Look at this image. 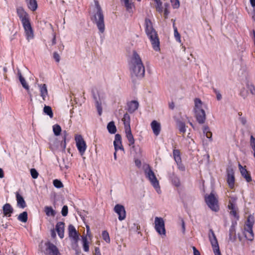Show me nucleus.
<instances>
[{"mask_svg":"<svg viewBox=\"0 0 255 255\" xmlns=\"http://www.w3.org/2000/svg\"><path fill=\"white\" fill-rule=\"evenodd\" d=\"M17 15L22 24L26 39L28 41L33 39L34 37V30L32 27L29 14L24 8L19 7L17 9Z\"/></svg>","mask_w":255,"mask_h":255,"instance_id":"obj_1","label":"nucleus"},{"mask_svg":"<svg viewBox=\"0 0 255 255\" xmlns=\"http://www.w3.org/2000/svg\"><path fill=\"white\" fill-rule=\"evenodd\" d=\"M90 12L92 21L97 25L100 32L105 30L104 15L99 2L94 0V3L90 7Z\"/></svg>","mask_w":255,"mask_h":255,"instance_id":"obj_2","label":"nucleus"},{"mask_svg":"<svg viewBox=\"0 0 255 255\" xmlns=\"http://www.w3.org/2000/svg\"><path fill=\"white\" fill-rule=\"evenodd\" d=\"M130 70L132 74L137 77L142 78L144 75V67L139 55L135 52L132 55Z\"/></svg>","mask_w":255,"mask_h":255,"instance_id":"obj_3","label":"nucleus"},{"mask_svg":"<svg viewBox=\"0 0 255 255\" xmlns=\"http://www.w3.org/2000/svg\"><path fill=\"white\" fill-rule=\"evenodd\" d=\"M145 27L146 33L150 39L152 47L154 50L157 51L160 50L159 41L157 36V33L152 27V22L148 19L145 20Z\"/></svg>","mask_w":255,"mask_h":255,"instance_id":"obj_4","label":"nucleus"},{"mask_svg":"<svg viewBox=\"0 0 255 255\" xmlns=\"http://www.w3.org/2000/svg\"><path fill=\"white\" fill-rule=\"evenodd\" d=\"M194 102V112L196 119L199 123L203 124L206 119L205 110L207 105L199 98L195 99Z\"/></svg>","mask_w":255,"mask_h":255,"instance_id":"obj_5","label":"nucleus"},{"mask_svg":"<svg viewBox=\"0 0 255 255\" xmlns=\"http://www.w3.org/2000/svg\"><path fill=\"white\" fill-rule=\"evenodd\" d=\"M145 174L146 177L148 179L150 184L156 190L158 194H160L161 191L159 185V181L156 178L154 173L149 166L145 168Z\"/></svg>","mask_w":255,"mask_h":255,"instance_id":"obj_6","label":"nucleus"},{"mask_svg":"<svg viewBox=\"0 0 255 255\" xmlns=\"http://www.w3.org/2000/svg\"><path fill=\"white\" fill-rule=\"evenodd\" d=\"M254 223V217L252 215L249 216L245 223L244 231L245 238L249 241H253L254 239L253 227Z\"/></svg>","mask_w":255,"mask_h":255,"instance_id":"obj_7","label":"nucleus"},{"mask_svg":"<svg viewBox=\"0 0 255 255\" xmlns=\"http://www.w3.org/2000/svg\"><path fill=\"white\" fill-rule=\"evenodd\" d=\"M40 248L41 251L47 255H61L58 248L49 242H42Z\"/></svg>","mask_w":255,"mask_h":255,"instance_id":"obj_8","label":"nucleus"},{"mask_svg":"<svg viewBox=\"0 0 255 255\" xmlns=\"http://www.w3.org/2000/svg\"><path fill=\"white\" fill-rule=\"evenodd\" d=\"M205 200L208 206L213 211H217L219 209L218 197L214 192H212L210 194L206 195Z\"/></svg>","mask_w":255,"mask_h":255,"instance_id":"obj_9","label":"nucleus"},{"mask_svg":"<svg viewBox=\"0 0 255 255\" xmlns=\"http://www.w3.org/2000/svg\"><path fill=\"white\" fill-rule=\"evenodd\" d=\"M154 229L157 233L162 238L166 236L165 222L161 217H155L154 219Z\"/></svg>","mask_w":255,"mask_h":255,"instance_id":"obj_10","label":"nucleus"},{"mask_svg":"<svg viewBox=\"0 0 255 255\" xmlns=\"http://www.w3.org/2000/svg\"><path fill=\"white\" fill-rule=\"evenodd\" d=\"M236 198L231 197L229 201L228 208V212L231 218L235 221H237L239 219V216L238 214V209L236 204Z\"/></svg>","mask_w":255,"mask_h":255,"instance_id":"obj_11","label":"nucleus"},{"mask_svg":"<svg viewBox=\"0 0 255 255\" xmlns=\"http://www.w3.org/2000/svg\"><path fill=\"white\" fill-rule=\"evenodd\" d=\"M75 140L76 146L80 153L81 155H83L85 153L87 145L82 136L80 134H76L75 136Z\"/></svg>","mask_w":255,"mask_h":255,"instance_id":"obj_12","label":"nucleus"},{"mask_svg":"<svg viewBox=\"0 0 255 255\" xmlns=\"http://www.w3.org/2000/svg\"><path fill=\"white\" fill-rule=\"evenodd\" d=\"M209 238L215 255H221L218 242L213 232H211Z\"/></svg>","mask_w":255,"mask_h":255,"instance_id":"obj_13","label":"nucleus"},{"mask_svg":"<svg viewBox=\"0 0 255 255\" xmlns=\"http://www.w3.org/2000/svg\"><path fill=\"white\" fill-rule=\"evenodd\" d=\"M94 100L95 101L96 107L100 115L102 113V105L104 104L105 96L102 93H98L94 95Z\"/></svg>","mask_w":255,"mask_h":255,"instance_id":"obj_14","label":"nucleus"},{"mask_svg":"<svg viewBox=\"0 0 255 255\" xmlns=\"http://www.w3.org/2000/svg\"><path fill=\"white\" fill-rule=\"evenodd\" d=\"M114 211L119 215V220L123 221L126 218V213L124 207L120 204L116 205L114 207Z\"/></svg>","mask_w":255,"mask_h":255,"instance_id":"obj_15","label":"nucleus"},{"mask_svg":"<svg viewBox=\"0 0 255 255\" xmlns=\"http://www.w3.org/2000/svg\"><path fill=\"white\" fill-rule=\"evenodd\" d=\"M38 89L40 93V96L43 101L46 100L48 97V93L47 87L46 84H39L38 85Z\"/></svg>","mask_w":255,"mask_h":255,"instance_id":"obj_16","label":"nucleus"},{"mask_svg":"<svg viewBox=\"0 0 255 255\" xmlns=\"http://www.w3.org/2000/svg\"><path fill=\"white\" fill-rule=\"evenodd\" d=\"M227 182L229 187L233 188L234 186L235 177L233 169H228L227 170Z\"/></svg>","mask_w":255,"mask_h":255,"instance_id":"obj_17","label":"nucleus"},{"mask_svg":"<svg viewBox=\"0 0 255 255\" xmlns=\"http://www.w3.org/2000/svg\"><path fill=\"white\" fill-rule=\"evenodd\" d=\"M68 234L70 238L76 242L78 241L79 236L75 228L72 225H70L68 227Z\"/></svg>","mask_w":255,"mask_h":255,"instance_id":"obj_18","label":"nucleus"},{"mask_svg":"<svg viewBox=\"0 0 255 255\" xmlns=\"http://www.w3.org/2000/svg\"><path fill=\"white\" fill-rule=\"evenodd\" d=\"M115 150L117 151L118 150H123L124 148L122 144V137L119 134H116L115 136L114 141Z\"/></svg>","mask_w":255,"mask_h":255,"instance_id":"obj_19","label":"nucleus"},{"mask_svg":"<svg viewBox=\"0 0 255 255\" xmlns=\"http://www.w3.org/2000/svg\"><path fill=\"white\" fill-rule=\"evenodd\" d=\"M138 107L139 103L135 100L131 101L127 104V110L130 113L134 112Z\"/></svg>","mask_w":255,"mask_h":255,"instance_id":"obj_20","label":"nucleus"},{"mask_svg":"<svg viewBox=\"0 0 255 255\" xmlns=\"http://www.w3.org/2000/svg\"><path fill=\"white\" fill-rule=\"evenodd\" d=\"M55 229L59 237L61 239L63 238L64 237V223L62 222L57 223L55 227Z\"/></svg>","mask_w":255,"mask_h":255,"instance_id":"obj_21","label":"nucleus"},{"mask_svg":"<svg viewBox=\"0 0 255 255\" xmlns=\"http://www.w3.org/2000/svg\"><path fill=\"white\" fill-rule=\"evenodd\" d=\"M150 125L154 135L156 136L159 135L161 130L160 124L156 121H153L151 122Z\"/></svg>","mask_w":255,"mask_h":255,"instance_id":"obj_22","label":"nucleus"},{"mask_svg":"<svg viewBox=\"0 0 255 255\" xmlns=\"http://www.w3.org/2000/svg\"><path fill=\"white\" fill-rule=\"evenodd\" d=\"M18 75L19 81L22 85V87L26 90L28 94H29V86L25 79L22 76L21 74L19 72L17 73Z\"/></svg>","mask_w":255,"mask_h":255,"instance_id":"obj_23","label":"nucleus"},{"mask_svg":"<svg viewBox=\"0 0 255 255\" xmlns=\"http://www.w3.org/2000/svg\"><path fill=\"white\" fill-rule=\"evenodd\" d=\"M239 167L242 176L247 182H250L252 180V178L247 169L243 167L240 164H239Z\"/></svg>","mask_w":255,"mask_h":255,"instance_id":"obj_24","label":"nucleus"},{"mask_svg":"<svg viewBox=\"0 0 255 255\" xmlns=\"http://www.w3.org/2000/svg\"><path fill=\"white\" fill-rule=\"evenodd\" d=\"M13 208L8 203H6L2 207L3 215L6 217H10L11 213L13 212Z\"/></svg>","mask_w":255,"mask_h":255,"instance_id":"obj_25","label":"nucleus"},{"mask_svg":"<svg viewBox=\"0 0 255 255\" xmlns=\"http://www.w3.org/2000/svg\"><path fill=\"white\" fill-rule=\"evenodd\" d=\"M28 8L32 10L35 11L37 8V4L36 0H25Z\"/></svg>","mask_w":255,"mask_h":255,"instance_id":"obj_26","label":"nucleus"},{"mask_svg":"<svg viewBox=\"0 0 255 255\" xmlns=\"http://www.w3.org/2000/svg\"><path fill=\"white\" fill-rule=\"evenodd\" d=\"M126 134V137L129 142V145H133L134 143V139L131 133L130 128L125 129Z\"/></svg>","mask_w":255,"mask_h":255,"instance_id":"obj_27","label":"nucleus"},{"mask_svg":"<svg viewBox=\"0 0 255 255\" xmlns=\"http://www.w3.org/2000/svg\"><path fill=\"white\" fill-rule=\"evenodd\" d=\"M122 121L123 122L125 126V129L130 128V117L128 114L126 113L124 115Z\"/></svg>","mask_w":255,"mask_h":255,"instance_id":"obj_28","label":"nucleus"},{"mask_svg":"<svg viewBox=\"0 0 255 255\" xmlns=\"http://www.w3.org/2000/svg\"><path fill=\"white\" fill-rule=\"evenodd\" d=\"M121 1L124 4L128 12H131L132 11V9L134 7V4L131 0H121Z\"/></svg>","mask_w":255,"mask_h":255,"instance_id":"obj_29","label":"nucleus"},{"mask_svg":"<svg viewBox=\"0 0 255 255\" xmlns=\"http://www.w3.org/2000/svg\"><path fill=\"white\" fill-rule=\"evenodd\" d=\"M17 206L21 209H23L26 206V204L23 198L19 194H17Z\"/></svg>","mask_w":255,"mask_h":255,"instance_id":"obj_30","label":"nucleus"},{"mask_svg":"<svg viewBox=\"0 0 255 255\" xmlns=\"http://www.w3.org/2000/svg\"><path fill=\"white\" fill-rule=\"evenodd\" d=\"M108 131L111 134H114L117 131V128L114 122H110L107 125Z\"/></svg>","mask_w":255,"mask_h":255,"instance_id":"obj_31","label":"nucleus"},{"mask_svg":"<svg viewBox=\"0 0 255 255\" xmlns=\"http://www.w3.org/2000/svg\"><path fill=\"white\" fill-rule=\"evenodd\" d=\"M44 212L48 216L54 217L56 214V212L51 207L45 206L44 207Z\"/></svg>","mask_w":255,"mask_h":255,"instance_id":"obj_32","label":"nucleus"},{"mask_svg":"<svg viewBox=\"0 0 255 255\" xmlns=\"http://www.w3.org/2000/svg\"><path fill=\"white\" fill-rule=\"evenodd\" d=\"M173 156L175 161L177 164H179L181 162V159L180 157V151L177 149H174L173 151Z\"/></svg>","mask_w":255,"mask_h":255,"instance_id":"obj_33","label":"nucleus"},{"mask_svg":"<svg viewBox=\"0 0 255 255\" xmlns=\"http://www.w3.org/2000/svg\"><path fill=\"white\" fill-rule=\"evenodd\" d=\"M17 218L19 221L26 223L28 219L27 213L25 211L23 212L18 215Z\"/></svg>","mask_w":255,"mask_h":255,"instance_id":"obj_34","label":"nucleus"},{"mask_svg":"<svg viewBox=\"0 0 255 255\" xmlns=\"http://www.w3.org/2000/svg\"><path fill=\"white\" fill-rule=\"evenodd\" d=\"M82 242L83 249L85 252H88L89 251V243L86 237H82Z\"/></svg>","mask_w":255,"mask_h":255,"instance_id":"obj_35","label":"nucleus"},{"mask_svg":"<svg viewBox=\"0 0 255 255\" xmlns=\"http://www.w3.org/2000/svg\"><path fill=\"white\" fill-rule=\"evenodd\" d=\"M173 28H174V35L175 37V39L177 41H178L179 43L181 42L180 35L179 33L178 32L177 28L176 27L173 25Z\"/></svg>","mask_w":255,"mask_h":255,"instance_id":"obj_36","label":"nucleus"},{"mask_svg":"<svg viewBox=\"0 0 255 255\" xmlns=\"http://www.w3.org/2000/svg\"><path fill=\"white\" fill-rule=\"evenodd\" d=\"M53 131L56 135H59L61 131V128L58 125H54L53 126Z\"/></svg>","mask_w":255,"mask_h":255,"instance_id":"obj_37","label":"nucleus"},{"mask_svg":"<svg viewBox=\"0 0 255 255\" xmlns=\"http://www.w3.org/2000/svg\"><path fill=\"white\" fill-rule=\"evenodd\" d=\"M102 238L104 240H105L107 243H110V238L109 235V233L106 231H104L102 232Z\"/></svg>","mask_w":255,"mask_h":255,"instance_id":"obj_38","label":"nucleus"},{"mask_svg":"<svg viewBox=\"0 0 255 255\" xmlns=\"http://www.w3.org/2000/svg\"><path fill=\"white\" fill-rule=\"evenodd\" d=\"M44 112L47 115L49 116L50 118L53 117V113L51 108L49 106H45L44 108Z\"/></svg>","mask_w":255,"mask_h":255,"instance_id":"obj_39","label":"nucleus"},{"mask_svg":"<svg viewBox=\"0 0 255 255\" xmlns=\"http://www.w3.org/2000/svg\"><path fill=\"white\" fill-rule=\"evenodd\" d=\"M250 144L252 148L253 149V153L254 156L255 158V138L253 136H251V141H250Z\"/></svg>","mask_w":255,"mask_h":255,"instance_id":"obj_40","label":"nucleus"},{"mask_svg":"<svg viewBox=\"0 0 255 255\" xmlns=\"http://www.w3.org/2000/svg\"><path fill=\"white\" fill-rule=\"evenodd\" d=\"M54 186L57 188H61L63 187V185L61 181L58 179H55L53 182Z\"/></svg>","mask_w":255,"mask_h":255,"instance_id":"obj_41","label":"nucleus"},{"mask_svg":"<svg viewBox=\"0 0 255 255\" xmlns=\"http://www.w3.org/2000/svg\"><path fill=\"white\" fill-rule=\"evenodd\" d=\"M172 6L174 9L178 8L180 6V2L178 0H170Z\"/></svg>","mask_w":255,"mask_h":255,"instance_id":"obj_42","label":"nucleus"},{"mask_svg":"<svg viewBox=\"0 0 255 255\" xmlns=\"http://www.w3.org/2000/svg\"><path fill=\"white\" fill-rule=\"evenodd\" d=\"M247 88L249 92L253 95H255V87L252 85H248Z\"/></svg>","mask_w":255,"mask_h":255,"instance_id":"obj_43","label":"nucleus"},{"mask_svg":"<svg viewBox=\"0 0 255 255\" xmlns=\"http://www.w3.org/2000/svg\"><path fill=\"white\" fill-rule=\"evenodd\" d=\"M132 148L133 149V150L135 151L137 156H139L141 153V152H142V150H141V149L140 148V147L138 145L137 146H134V145H133L132 146Z\"/></svg>","mask_w":255,"mask_h":255,"instance_id":"obj_44","label":"nucleus"},{"mask_svg":"<svg viewBox=\"0 0 255 255\" xmlns=\"http://www.w3.org/2000/svg\"><path fill=\"white\" fill-rule=\"evenodd\" d=\"M249 93L247 89L244 88L241 91L240 94L244 98H246L248 96Z\"/></svg>","mask_w":255,"mask_h":255,"instance_id":"obj_45","label":"nucleus"},{"mask_svg":"<svg viewBox=\"0 0 255 255\" xmlns=\"http://www.w3.org/2000/svg\"><path fill=\"white\" fill-rule=\"evenodd\" d=\"M178 128L180 131L183 133L186 131L185 124L182 123H180L178 124Z\"/></svg>","mask_w":255,"mask_h":255,"instance_id":"obj_46","label":"nucleus"},{"mask_svg":"<svg viewBox=\"0 0 255 255\" xmlns=\"http://www.w3.org/2000/svg\"><path fill=\"white\" fill-rule=\"evenodd\" d=\"M30 174L33 178L36 179L38 177V173L37 171L34 168L31 169L30 170Z\"/></svg>","mask_w":255,"mask_h":255,"instance_id":"obj_47","label":"nucleus"},{"mask_svg":"<svg viewBox=\"0 0 255 255\" xmlns=\"http://www.w3.org/2000/svg\"><path fill=\"white\" fill-rule=\"evenodd\" d=\"M68 207L67 206H64L62 208V211H61V213H62V215L63 216H67V214H68Z\"/></svg>","mask_w":255,"mask_h":255,"instance_id":"obj_48","label":"nucleus"},{"mask_svg":"<svg viewBox=\"0 0 255 255\" xmlns=\"http://www.w3.org/2000/svg\"><path fill=\"white\" fill-rule=\"evenodd\" d=\"M156 2V10L159 9L160 8H161L162 7V2L160 1V0H154Z\"/></svg>","mask_w":255,"mask_h":255,"instance_id":"obj_49","label":"nucleus"},{"mask_svg":"<svg viewBox=\"0 0 255 255\" xmlns=\"http://www.w3.org/2000/svg\"><path fill=\"white\" fill-rule=\"evenodd\" d=\"M156 2V10L159 9L160 8H161L162 7V2L160 1V0H154Z\"/></svg>","mask_w":255,"mask_h":255,"instance_id":"obj_50","label":"nucleus"},{"mask_svg":"<svg viewBox=\"0 0 255 255\" xmlns=\"http://www.w3.org/2000/svg\"><path fill=\"white\" fill-rule=\"evenodd\" d=\"M163 11L164 17L165 18H167L168 17V14L170 13L168 8H167V7H164V9Z\"/></svg>","mask_w":255,"mask_h":255,"instance_id":"obj_51","label":"nucleus"},{"mask_svg":"<svg viewBox=\"0 0 255 255\" xmlns=\"http://www.w3.org/2000/svg\"><path fill=\"white\" fill-rule=\"evenodd\" d=\"M210 129L207 126H204L203 128V132L204 134H206L208 133V132H210Z\"/></svg>","mask_w":255,"mask_h":255,"instance_id":"obj_52","label":"nucleus"},{"mask_svg":"<svg viewBox=\"0 0 255 255\" xmlns=\"http://www.w3.org/2000/svg\"><path fill=\"white\" fill-rule=\"evenodd\" d=\"M173 183L176 186H179L180 184V181L178 178H175L173 180Z\"/></svg>","mask_w":255,"mask_h":255,"instance_id":"obj_53","label":"nucleus"},{"mask_svg":"<svg viewBox=\"0 0 255 255\" xmlns=\"http://www.w3.org/2000/svg\"><path fill=\"white\" fill-rule=\"evenodd\" d=\"M53 57L57 62H59L60 61V56L57 53L55 52L53 54Z\"/></svg>","mask_w":255,"mask_h":255,"instance_id":"obj_54","label":"nucleus"},{"mask_svg":"<svg viewBox=\"0 0 255 255\" xmlns=\"http://www.w3.org/2000/svg\"><path fill=\"white\" fill-rule=\"evenodd\" d=\"M94 255H102L101 254L100 249L98 247H96L95 248Z\"/></svg>","mask_w":255,"mask_h":255,"instance_id":"obj_55","label":"nucleus"},{"mask_svg":"<svg viewBox=\"0 0 255 255\" xmlns=\"http://www.w3.org/2000/svg\"><path fill=\"white\" fill-rule=\"evenodd\" d=\"M193 250L194 255H200L199 252L196 249L195 247H192Z\"/></svg>","mask_w":255,"mask_h":255,"instance_id":"obj_56","label":"nucleus"},{"mask_svg":"<svg viewBox=\"0 0 255 255\" xmlns=\"http://www.w3.org/2000/svg\"><path fill=\"white\" fill-rule=\"evenodd\" d=\"M207 138H209L210 140H212V133L211 131L208 132V133L205 134Z\"/></svg>","mask_w":255,"mask_h":255,"instance_id":"obj_57","label":"nucleus"},{"mask_svg":"<svg viewBox=\"0 0 255 255\" xmlns=\"http://www.w3.org/2000/svg\"><path fill=\"white\" fill-rule=\"evenodd\" d=\"M70 164L69 163H67L66 164L64 163V166H63L62 165H61V168H63L66 169H68V168H70Z\"/></svg>","mask_w":255,"mask_h":255,"instance_id":"obj_58","label":"nucleus"},{"mask_svg":"<svg viewBox=\"0 0 255 255\" xmlns=\"http://www.w3.org/2000/svg\"><path fill=\"white\" fill-rule=\"evenodd\" d=\"M134 162H135V165L138 167H139L141 165V162L138 159H135Z\"/></svg>","mask_w":255,"mask_h":255,"instance_id":"obj_59","label":"nucleus"},{"mask_svg":"<svg viewBox=\"0 0 255 255\" xmlns=\"http://www.w3.org/2000/svg\"><path fill=\"white\" fill-rule=\"evenodd\" d=\"M179 168L181 170H184L185 169L184 167L181 164V163L179 164H177Z\"/></svg>","mask_w":255,"mask_h":255,"instance_id":"obj_60","label":"nucleus"},{"mask_svg":"<svg viewBox=\"0 0 255 255\" xmlns=\"http://www.w3.org/2000/svg\"><path fill=\"white\" fill-rule=\"evenodd\" d=\"M51 236L53 238H55L56 237V233L54 230L51 231Z\"/></svg>","mask_w":255,"mask_h":255,"instance_id":"obj_61","label":"nucleus"},{"mask_svg":"<svg viewBox=\"0 0 255 255\" xmlns=\"http://www.w3.org/2000/svg\"><path fill=\"white\" fill-rule=\"evenodd\" d=\"M4 176L3 171L1 168H0V178H2Z\"/></svg>","mask_w":255,"mask_h":255,"instance_id":"obj_62","label":"nucleus"},{"mask_svg":"<svg viewBox=\"0 0 255 255\" xmlns=\"http://www.w3.org/2000/svg\"><path fill=\"white\" fill-rule=\"evenodd\" d=\"M251 4L253 7L255 6V0H250Z\"/></svg>","mask_w":255,"mask_h":255,"instance_id":"obj_63","label":"nucleus"},{"mask_svg":"<svg viewBox=\"0 0 255 255\" xmlns=\"http://www.w3.org/2000/svg\"><path fill=\"white\" fill-rule=\"evenodd\" d=\"M222 98V96L220 94L218 93L217 95V99L218 100H220Z\"/></svg>","mask_w":255,"mask_h":255,"instance_id":"obj_64","label":"nucleus"}]
</instances>
